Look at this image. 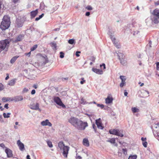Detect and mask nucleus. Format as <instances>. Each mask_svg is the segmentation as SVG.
I'll use <instances>...</instances> for the list:
<instances>
[{
  "mask_svg": "<svg viewBox=\"0 0 159 159\" xmlns=\"http://www.w3.org/2000/svg\"><path fill=\"white\" fill-rule=\"evenodd\" d=\"M10 18L7 16H4L1 23V29L2 30L8 29L10 25Z\"/></svg>",
  "mask_w": 159,
  "mask_h": 159,
  "instance_id": "obj_1",
  "label": "nucleus"
},
{
  "mask_svg": "<svg viewBox=\"0 0 159 159\" xmlns=\"http://www.w3.org/2000/svg\"><path fill=\"white\" fill-rule=\"evenodd\" d=\"M10 45L9 40L6 39L0 41V53L2 51H7Z\"/></svg>",
  "mask_w": 159,
  "mask_h": 159,
  "instance_id": "obj_2",
  "label": "nucleus"
},
{
  "mask_svg": "<svg viewBox=\"0 0 159 159\" xmlns=\"http://www.w3.org/2000/svg\"><path fill=\"white\" fill-rule=\"evenodd\" d=\"M88 126L87 122H83L82 120H79L75 127L80 130H84L85 128Z\"/></svg>",
  "mask_w": 159,
  "mask_h": 159,
  "instance_id": "obj_3",
  "label": "nucleus"
},
{
  "mask_svg": "<svg viewBox=\"0 0 159 159\" xmlns=\"http://www.w3.org/2000/svg\"><path fill=\"white\" fill-rule=\"evenodd\" d=\"M109 133L111 134L115 135L121 137H122L124 136L122 134V132L117 129H110L109 130Z\"/></svg>",
  "mask_w": 159,
  "mask_h": 159,
  "instance_id": "obj_4",
  "label": "nucleus"
},
{
  "mask_svg": "<svg viewBox=\"0 0 159 159\" xmlns=\"http://www.w3.org/2000/svg\"><path fill=\"white\" fill-rule=\"evenodd\" d=\"M53 100L58 105L61 106L63 108H65L66 107L62 103L61 99L59 97L54 96L53 97Z\"/></svg>",
  "mask_w": 159,
  "mask_h": 159,
  "instance_id": "obj_5",
  "label": "nucleus"
},
{
  "mask_svg": "<svg viewBox=\"0 0 159 159\" xmlns=\"http://www.w3.org/2000/svg\"><path fill=\"white\" fill-rule=\"evenodd\" d=\"M79 119L74 117H71L68 120V121L73 126L75 127Z\"/></svg>",
  "mask_w": 159,
  "mask_h": 159,
  "instance_id": "obj_6",
  "label": "nucleus"
},
{
  "mask_svg": "<svg viewBox=\"0 0 159 159\" xmlns=\"http://www.w3.org/2000/svg\"><path fill=\"white\" fill-rule=\"evenodd\" d=\"M24 23V21L23 20H21L20 18H18L16 19L15 26L18 28L21 27L23 26Z\"/></svg>",
  "mask_w": 159,
  "mask_h": 159,
  "instance_id": "obj_7",
  "label": "nucleus"
},
{
  "mask_svg": "<svg viewBox=\"0 0 159 159\" xmlns=\"http://www.w3.org/2000/svg\"><path fill=\"white\" fill-rule=\"evenodd\" d=\"M69 150V147L66 146H65L61 150L63 151V155L66 157L67 156V154H68V151Z\"/></svg>",
  "mask_w": 159,
  "mask_h": 159,
  "instance_id": "obj_8",
  "label": "nucleus"
},
{
  "mask_svg": "<svg viewBox=\"0 0 159 159\" xmlns=\"http://www.w3.org/2000/svg\"><path fill=\"white\" fill-rule=\"evenodd\" d=\"M23 98L22 96H15L13 98H11V101H14L15 102L22 101L23 100Z\"/></svg>",
  "mask_w": 159,
  "mask_h": 159,
  "instance_id": "obj_9",
  "label": "nucleus"
},
{
  "mask_svg": "<svg viewBox=\"0 0 159 159\" xmlns=\"http://www.w3.org/2000/svg\"><path fill=\"white\" fill-rule=\"evenodd\" d=\"M17 144L20 151H23L25 149L24 145L20 140H19L17 141Z\"/></svg>",
  "mask_w": 159,
  "mask_h": 159,
  "instance_id": "obj_10",
  "label": "nucleus"
},
{
  "mask_svg": "<svg viewBox=\"0 0 159 159\" xmlns=\"http://www.w3.org/2000/svg\"><path fill=\"white\" fill-rule=\"evenodd\" d=\"M120 79L121 80V82L120 84V87H123L125 84L126 78L124 76L121 75L120 77Z\"/></svg>",
  "mask_w": 159,
  "mask_h": 159,
  "instance_id": "obj_11",
  "label": "nucleus"
},
{
  "mask_svg": "<svg viewBox=\"0 0 159 159\" xmlns=\"http://www.w3.org/2000/svg\"><path fill=\"white\" fill-rule=\"evenodd\" d=\"M30 106V108L31 109L36 110H38L40 111H41V110L39 108V103H37L36 104L33 103Z\"/></svg>",
  "mask_w": 159,
  "mask_h": 159,
  "instance_id": "obj_12",
  "label": "nucleus"
},
{
  "mask_svg": "<svg viewBox=\"0 0 159 159\" xmlns=\"http://www.w3.org/2000/svg\"><path fill=\"white\" fill-rule=\"evenodd\" d=\"M58 5H52V4L49 5L48 7L49 8V10L52 12H54V11H56L58 8Z\"/></svg>",
  "mask_w": 159,
  "mask_h": 159,
  "instance_id": "obj_13",
  "label": "nucleus"
},
{
  "mask_svg": "<svg viewBox=\"0 0 159 159\" xmlns=\"http://www.w3.org/2000/svg\"><path fill=\"white\" fill-rule=\"evenodd\" d=\"M100 118H99L98 119L96 120L95 123L97 126L98 128L100 129H102L104 128V127H103L102 125V123L100 121Z\"/></svg>",
  "mask_w": 159,
  "mask_h": 159,
  "instance_id": "obj_14",
  "label": "nucleus"
},
{
  "mask_svg": "<svg viewBox=\"0 0 159 159\" xmlns=\"http://www.w3.org/2000/svg\"><path fill=\"white\" fill-rule=\"evenodd\" d=\"M24 34H19L16 37V39L14 40V42L16 43L17 42L21 41L24 39Z\"/></svg>",
  "mask_w": 159,
  "mask_h": 159,
  "instance_id": "obj_15",
  "label": "nucleus"
},
{
  "mask_svg": "<svg viewBox=\"0 0 159 159\" xmlns=\"http://www.w3.org/2000/svg\"><path fill=\"white\" fill-rule=\"evenodd\" d=\"M5 152L7 154V157H10L12 156L13 154L12 151L9 148H6L5 150Z\"/></svg>",
  "mask_w": 159,
  "mask_h": 159,
  "instance_id": "obj_16",
  "label": "nucleus"
},
{
  "mask_svg": "<svg viewBox=\"0 0 159 159\" xmlns=\"http://www.w3.org/2000/svg\"><path fill=\"white\" fill-rule=\"evenodd\" d=\"M41 125L43 126L48 125L50 127L52 125V124L48 120H46L45 121H43L41 122Z\"/></svg>",
  "mask_w": 159,
  "mask_h": 159,
  "instance_id": "obj_17",
  "label": "nucleus"
},
{
  "mask_svg": "<svg viewBox=\"0 0 159 159\" xmlns=\"http://www.w3.org/2000/svg\"><path fill=\"white\" fill-rule=\"evenodd\" d=\"M152 14L154 16L159 18V9H156L153 10Z\"/></svg>",
  "mask_w": 159,
  "mask_h": 159,
  "instance_id": "obj_18",
  "label": "nucleus"
},
{
  "mask_svg": "<svg viewBox=\"0 0 159 159\" xmlns=\"http://www.w3.org/2000/svg\"><path fill=\"white\" fill-rule=\"evenodd\" d=\"M38 13V9H36L35 11H32L30 12L31 18L32 19L36 16Z\"/></svg>",
  "mask_w": 159,
  "mask_h": 159,
  "instance_id": "obj_19",
  "label": "nucleus"
},
{
  "mask_svg": "<svg viewBox=\"0 0 159 159\" xmlns=\"http://www.w3.org/2000/svg\"><path fill=\"white\" fill-rule=\"evenodd\" d=\"M92 70L95 73L98 74H102L103 73L102 70L97 68H93Z\"/></svg>",
  "mask_w": 159,
  "mask_h": 159,
  "instance_id": "obj_20",
  "label": "nucleus"
},
{
  "mask_svg": "<svg viewBox=\"0 0 159 159\" xmlns=\"http://www.w3.org/2000/svg\"><path fill=\"white\" fill-rule=\"evenodd\" d=\"M83 143L84 146L86 147H88L89 145V141L87 139L84 138L83 139Z\"/></svg>",
  "mask_w": 159,
  "mask_h": 159,
  "instance_id": "obj_21",
  "label": "nucleus"
},
{
  "mask_svg": "<svg viewBox=\"0 0 159 159\" xmlns=\"http://www.w3.org/2000/svg\"><path fill=\"white\" fill-rule=\"evenodd\" d=\"M113 99L112 98H110L108 97L105 100L107 104H109L112 102Z\"/></svg>",
  "mask_w": 159,
  "mask_h": 159,
  "instance_id": "obj_22",
  "label": "nucleus"
},
{
  "mask_svg": "<svg viewBox=\"0 0 159 159\" xmlns=\"http://www.w3.org/2000/svg\"><path fill=\"white\" fill-rule=\"evenodd\" d=\"M58 146L59 148H60V150H61L63 149L65 146L63 142L62 141L60 142L58 144Z\"/></svg>",
  "mask_w": 159,
  "mask_h": 159,
  "instance_id": "obj_23",
  "label": "nucleus"
},
{
  "mask_svg": "<svg viewBox=\"0 0 159 159\" xmlns=\"http://www.w3.org/2000/svg\"><path fill=\"white\" fill-rule=\"evenodd\" d=\"M117 54L119 60L121 59L124 58L125 57V56H124V54L122 53L118 52L117 53Z\"/></svg>",
  "mask_w": 159,
  "mask_h": 159,
  "instance_id": "obj_24",
  "label": "nucleus"
},
{
  "mask_svg": "<svg viewBox=\"0 0 159 159\" xmlns=\"http://www.w3.org/2000/svg\"><path fill=\"white\" fill-rule=\"evenodd\" d=\"M15 80L13 79L9 81L8 84L11 86H13L15 84Z\"/></svg>",
  "mask_w": 159,
  "mask_h": 159,
  "instance_id": "obj_25",
  "label": "nucleus"
},
{
  "mask_svg": "<svg viewBox=\"0 0 159 159\" xmlns=\"http://www.w3.org/2000/svg\"><path fill=\"white\" fill-rule=\"evenodd\" d=\"M19 57V56H16L13 57L10 60V63L11 64L14 63L16 61L17 58Z\"/></svg>",
  "mask_w": 159,
  "mask_h": 159,
  "instance_id": "obj_26",
  "label": "nucleus"
},
{
  "mask_svg": "<svg viewBox=\"0 0 159 159\" xmlns=\"http://www.w3.org/2000/svg\"><path fill=\"white\" fill-rule=\"evenodd\" d=\"M113 41H112L113 42V43L114 44V45H115L116 47L118 48H120V45L117 44V43L116 41V39L114 38H112Z\"/></svg>",
  "mask_w": 159,
  "mask_h": 159,
  "instance_id": "obj_27",
  "label": "nucleus"
},
{
  "mask_svg": "<svg viewBox=\"0 0 159 159\" xmlns=\"http://www.w3.org/2000/svg\"><path fill=\"white\" fill-rule=\"evenodd\" d=\"M153 21L155 23L157 24L159 22V18L157 17L154 16Z\"/></svg>",
  "mask_w": 159,
  "mask_h": 159,
  "instance_id": "obj_28",
  "label": "nucleus"
},
{
  "mask_svg": "<svg viewBox=\"0 0 159 159\" xmlns=\"http://www.w3.org/2000/svg\"><path fill=\"white\" fill-rule=\"evenodd\" d=\"M51 46L54 49H56L57 48V44L55 42H53L51 43Z\"/></svg>",
  "mask_w": 159,
  "mask_h": 159,
  "instance_id": "obj_29",
  "label": "nucleus"
},
{
  "mask_svg": "<svg viewBox=\"0 0 159 159\" xmlns=\"http://www.w3.org/2000/svg\"><path fill=\"white\" fill-rule=\"evenodd\" d=\"M132 110L133 113L138 112L139 111V109L135 107H133L132 108Z\"/></svg>",
  "mask_w": 159,
  "mask_h": 159,
  "instance_id": "obj_30",
  "label": "nucleus"
},
{
  "mask_svg": "<svg viewBox=\"0 0 159 159\" xmlns=\"http://www.w3.org/2000/svg\"><path fill=\"white\" fill-rule=\"evenodd\" d=\"M110 36V38L113 41L112 38H113V36L112 35V32L111 30H109L108 32L107 33Z\"/></svg>",
  "mask_w": 159,
  "mask_h": 159,
  "instance_id": "obj_31",
  "label": "nucleus"
},
{
  "mask_svg": "<svg viewBox=\"0 0 159 159\" xmlns=\"http://www.w3.org/2000/svg\"><path fill=\"white\" fill-rule=\"evenodd\" d=\"M11 98H6L5 97H3L2 99V101L4 102H7L10 100H11Z\"/></svg>",
  "mask_w": 159,
  "mask_h": 159,
  "instance_id": "obj_32",
  "label": "nucleus"
},
{
  "mask_svg": "<svg viewBox=\"0 0 159 159\" xmlns=\"http://www.w3.org/2000/svg\"><path fill=\"white\" fill-rule=\"evenodd\" d=\"M68 43L71 44H75V40L73 39H70L68 41Z\"/></svg>",
  "mask_w": 159,
  "mask_h": 159,
  "instance_id": "obj_33",
  "label": "nucleus"
},
{
  "mask_svg": "<svg viewBox=\"0 0 159 159\" xmlns=\"http://www.w3.org/2000/svg\"><path fill=\"white\" fill-rule=\"evenodd\" d=\"M107 142H110L111 143H114L115 142V139L114 138H112L107 140Z\"/></svg>",
  "mask_w": 159,
  "mask_h": 159,
  "instance_id": "obj_34",
  "label": "nucleus"
},
{
  "mask_svg": "<svg viewBox=\"0 0 159 159\" xmlns=\"http://www.w3.org/2000/svg\"><path fill=\"white\" fill-rule=\"evenodd\" d=\"M119 60L120 63L122 65H125L126 63V61L124 60V58L120 59Z\"/></svg>",
  "mask_w": 159,
  "mask_h": 159,
  "instance_id": "obj_35",
  "label": "nucleus"
},
{
  "mask_svg": "<svg viewBox=\"0 0 159 159\" xmlns=\"http://www.w3.org/2000/svg\"><path fill=\"white\" fill-rule=\"evenodd\" d=\"M37 47L38 45L37 44H35L31 48V51H34L37 48Z\"/></svg>",
  "mask_w": 159,
  "mask_h": 159,
  "instance_id": "obj_36",
  "label": "nucleus"
},
{
  "mask_svg": "<svg viewBox=\"0 0 159 159\" xmlns=\"http://www.w3.org/2000/svg\"><path fill=\"white\" fill-rule=\"evenodd\" d=\"M137 156L136 155L130 156L128 158V159H136Z\"/></svg>",
  "mask_w": 159,
  "mask_h": 159,
  "instance_id": "obj_37",
  "label": "nucleus"
},
{
  "mask_svg": "<svg viewBox=\"0 0 159 159\" xmlns=\"http://www.w3.org/2000/svg\"><path fill=\"white\" fill-rule=\"evenodd\" d=\"M80 103L81 104H85L88 103V102L84 101L83 98H82L80 100Z\"/></svg>",
  "mask_w": 159,
  "mask_h": 159,
  "instance_id": "obj_38",
  "label": "nucleus"
},
{
  "mask_svg": "<svg viewBox=\"0 0 159 159\" xmlns=\"http://www.w3.org/2000/svg\"><path fill=\"white\" fill-rule=\"evenodd\" d=\"M48 145L50 148H52L53 147V145L52 144V142L50 141H47Z\"/></svg>",
  "mask_w": 159,
  "mask_h": 159,
  "instance_id": "obj_39",
  "label": "nucleus"
},
{
  "mask_svg": "<svg viewBox=\"0 0 159 159\" xmlns=\"http://www.w3.org/2000/svg\"><path fill=\"white\" fill-rule=\"evenodd\" d=\"M28 91L29 90L28 89H27L26 88H25L23 89V91L22 92V93H27V92H28Z\"/></svg>",
  "mask_w": 159,
  "mask_h": 159,
  "instance_id": "obj_40",
  "label": "nucleus"
},
{
  "mask_svg": "<svg viewBox=\"0 0 159 159\" xmlns=\"http://www.w3.org/2000/svg\"><path fill=\"white\" fill-rule=\"evenodd\" d=\"M142 93H144L146 95V96L147 97L148 96H149L148 95L149 93L148 91H146V90H143V91Z\"/></svg>",
  "mask_w": 159,
  "mask_h": 159,
  "instance_id": "obj_41",
  "label": "nucleus"
},
{
  "mask_svg": "<svg viewBox=\"0 0 159 159\" xmlns=\"http://www.w3.org/2000/svg\"><path fill=\"white\" fill-rule=\"evenodd\" d=\"M60 57L61 58H63L64 56V53L62 52H61L60 53Z\"/></svg>",
  "mask_w": 159,
  "mask_h": 159,
  "instance_id": "obj_42",
  "label": "nucleus"
},
{
  "mask_svg": "<svg viewBox=\"0 0 159 159\" xmlns=\"http://www.w3.org/2000/svg\"><path fill=\"white\" fill-rule=\"evenodd\" d=\"M85 8L89 10H92L93 9V8L90 6H88Z\"/></svg>",
  "mask_w": 159,
  "mask_h": 159,
  "instance_id": "obj_43",
  "label": "nucleus"
},
{
  "mask_svg": "<svg viewBox=\"0 0 159 159\" xmlns=\"http://www.w3.org/2000/svg\"><path fill=\"white\" fill-rule=\"evenodd\" d=\"M142 144L145 148H146L147 147V145L148 144L147 142L146 141H145L144 142H143Z\"/></svg>",
  "mask_w": 159,
  "mask_h": 159,
  "instance_id": "obj_44",
  "label": "nucleus"
},
{
  "mask_svg": "<svg viewBox=\"0 0 159 159\" xmlns=\"http://www.w3.org/2000/svg\"><path fill=\"white\" fill-rule=\"evenodd\" d=\"M3 117L5 118H8L10 117V116H9L7 115V114L5 113H3Z\"/></svg>",
  "mask_w": 159,
  "mask_h": 159,
  "instance_id": "obj_45",
  "label": "nucleus"
},
{
  "mask_svg": "<svg viewBox=\"0 0 159 159\" xmlns=\"http://www.w3.org/2000/svg\"><path fill=\"white\" fill-rule=\"evenodd\" d=\"M97 106L98 107H99L101 108H103L104 107V105L102 104H97Z\"/></svg>",
  "mask_w": 159,
  "mask_h": 159,
  "instance_id": "obj_46",
  "label": "nucleus"
},
{
  "mask_svg": "<svg viewBox=\"0 0 159 159\" xmlns=\"http://www.w3.org/2000/svg\"><path fill=\"white\" fill-rule=\"evenodd\" d=\"M95 57L93 56L91 57L90 58V60L94 62L95 60Z\"/></svg>",
  "mask_w": 159,
  "mask_h": 159,
  "instance_id": "obj_47",
  "label": "nucleus"
},
{
  "mask_svg": "<svg viewBox=\"0 0 159 159\" xmlns=\"http://www.w3.org/2000/svg\"><path fill=\"white\" fill-rule=\"evenodd\" d=\"M4 89L3 86V84L0 83V91Z\"/></svg>",
  "mask_w": 159,
  "mask_h": 159,
  "instance_id": "obj_48",
  "label": "nucleus"
},
{
  "mask_svg": "<svg viewBox=\"0 0 159 159\" xmlns=\"http://www.w3.org/2000/svg\"><path fill=\"white\" fill-rule=\"evenodd\" d=\"M4 122L3 119V118L1 115H0V122L1 123H3Z\"/></svg>",
  "mask_w": 159,
  "mask_h": 159,
  "instance_id": "obj_49",
  "label": "nucleus"
},
{
  "mask_svg": "<svg viewBox=\"0 0 159 159\" xmlns=\"http://www.w3.org/2000/svg\"><path fill=\"white\" fill-rule=\"evenodd\" d=\"M92 126H93V129H94V130L95 132H96L97 129H96V126L94 124H93V125Z\"/></svg>",
  "mask_w": 159,
  "mask_h": 159,
  "instance_id": "obj_50",
  "label": "nucleus"
},
{
  "mask_svg": "<svg viewBox=\"0 0 159 159\" xmlns=\"http://www.w3.org/2000/svg\"><path fill=\"white\" fill-rule=\"evenodd\" d=\"M157 67L156 69L157 70H159V62L156 63Z\"/></svg>",
  "mask_w": 159,
  "mask_h": 159,
  "instance_id": "obj_51",
  "label": "nucleus"
},
{
  "mask_svg": "<svg viewBox=\"0 0 159 159\" xmlns=\"http://www.w3.org/2000/svg\"><path fill=\"white\" fill-rule=\"evenodd\" d=\"M122 151L123 152V153L125 154H127V150H126V149H124V148L123 149Z\"/></svg>",
  "mask_w": 159,
  "mask_h": 159,
  "instance_id": "obj_52",
  "label": "nucleus"
},
{
  "mask_svg": "<svg viewBox=\"0 0 159 159\" xmlns=\"http://www.w3.org/2000/svg\"><path fill=\"white\" fill-rule=\"evenodd\" d=\"M103 66V69H106V66L105 65L104 63H102V64L100 65V66L101 67H102V66Z\"/></svg>",
  "mask_w": 159,
  "mask_h": 159,
  "instance_id": "obj_53",
  "label": "nucleus"
},
{
  "mask_svg": "<svg viewBox=\"0 0 159 159\" xmlns=\"http://www.w3.org/2000/svg\"><path fill=\"white\" fill-rule=\"evenodd\" d=\"M141 139L142 141H143V142H144L145 141H146L147 140V139L146 138H144L143 137H142Z\"/></svg>",
  "mask_w": 159,
  "mask_h": 159,
  "instance_id": "obj_54",
  "label": "nucleus"
},
{
  "mask_svg": "<svg viewBox=\"0 0 159 159\" xmlns=\"http://www.w3.org/2000/svg\"><path fill=\"white\" fill-rule=\"evenodd\" d=\"M0 146L3 148H6V147H5V145L3 143H1L0 144Z\"/></svg>",
  "mask_w": 159,
  "mask_h": 159,
  "instance_id": "obj_55",
  "label": "nucleus"
},
{
  "mask_svg": "<svg viewBox=\"0 0 159 159\" xmlns=\"http://www.w3.org/2000/svg\"><path fill=\"white\" fill-rule=\"evenodd\" d=\"M80 51H76V55L77 57H78L80 56L79 55V53H80Z\"/></svg>",
  "mask_w": 159,
  "mask_h": 159,
  "instance_id": "obj_56",
  "label": "nucleus"
},
{
  "mask_svg": "<svg viewBox=\"0 0 159 159\" xmlns=\"http://www.w3.org/2000/svg\"><path fill=\"white\" fill-rule=\"evenodd\" d=\"M8 103H7L6 104H5L4 105V107L6 108L7 109H8V108H9V107H8Z\"/></svg>",
  "mask_w": 159,
  "mask_h": 159,
  "instance_id": "obj_57",
  "label": "nucleus"
},
{
  "mask_svg": "<svg viewBox=\"0 0 159 159\" xmlns=\"http://www.w3.org/2000/svg\"><path fill=\"white\" fill-rule=\"evenodd\" d=\"M31 51L28 53H25V55L28 57H30L31 54Z\"/></svg>",
  "mask_w": 159,
  "mask_h": 159,
  "instance_id": "obj_58",
  "label": "nucleus"
},
{
  "mask_svg": "<svg viewBox=\"0 0 159 159\" xmlns=\"http://www.w3.org/2000/svg\"><path fill=\"white\" fill-rule=\"evenodd\" d=\"M6 75L7 76L5 79L6 80H7L9 78V74L8 73L6 74Z\"/></svg>",
  "mask_w": 159,
  "mask_h": 159,
  "instance_id": "obj_59",
  "label": "nucleus"
},
{
  "mask_svg": "<svg viewBox=\"0 0 159 159\" xmlns=\"http://www.w3.org/2000/svg\"><path fill=\"white\" fill-rule=\"evenodd\" d=\"M35 93V91L34 89H33L31 92V94L32 95L34 94Z\"/></svg>",
  "mask_w": 159,
  "mask_h": 159,
  "instance_id": "obj_60",
  "label": "nucleus"
},
{
  "mask_svg": "<svg viewBox=\"0 0 159 159\" xmlns=\"http://www.w3.org/2000/svg\"><path fill=\"white\" fill-rule=\"evenodd\" d=\"M90 15V13L89 12H86L85 13V15L86 16H89Z\"/></svg>",
  "mask_w": 159,
  "mask_h": 159,
  "instance_id": "obj_61",
  "label": "nucleus"
},
{
  "mask_svg": "<svg viewBox=\"0 0 159 159\" xmlns=\"http://www.w3.org/2000/svg\"><path fill=\"white\" fill-rule=\"evenodd\" d=\"M44 15V14L43 13L41 15H40L39 16V18L40 19Z\"/></svg>",
  "mask_w": 159,
  "mask_h": 159,
  "instance_id": "obj_62",
  "label": "nucleus"
},
{
  "mask_svg": "<svg viewBox=\"0 0 159 159\" xmlns=\"http://www.w3.org/2000/svg\"><path fill=\"white\" fill-rule=\"evenodd\" d=\"M76 159H82V157L79 156H77L76 157Z\"/></svg>",
  "mask_w": 159,
  "mask_h": 159,
  "instance_id": "obj_63",
  "label": "nucleus"
},
{
  "mask_svg": "<svg viewBox=\"0 0 159 159\" xmlns=\"http://www.w3.org/2000/svg\"><path fill=\"white\" fill-rule=\"evenodd\" d=\"M85 80H83V81H81L80 82V83L81 84H83L84 82H85Z\"/></svg>",
  "mask_w": 159,
  "mask_h": 159,
  "instance_id": "obj_64",
  "label": "nucleus"
}]
</instances>
